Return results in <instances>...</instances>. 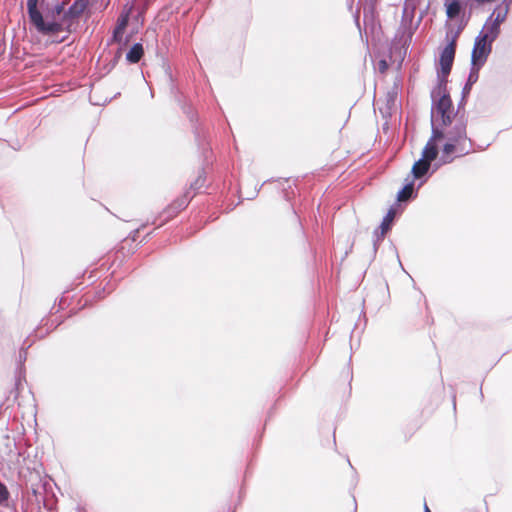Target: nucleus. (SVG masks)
Masks as SVG:
<instances>
[{
  "label": "nucleus",
  "instance_id": "17",
  "mask_svg": "<svg viewBox=\"0 0 512 512\" xmlns=\"http://www.w3.org/2000/svg\"><path fill=\"white\" fill-rule=\"evenodd\" d=\"M395 216H396V210L394 208H390L380 225L382 237H384L385 234L390 230Z\"/></svg>",
  "mask_w": 512,
  "mask_h": 512
},
{
  "label": "nucleus",
  "instance_id": "4",
  "mask_svg": "<svg viewBox=\"0 0 512 512\" xmlns=\"http://www.w3.org/2000/svg\"><path fill=\"white\" fill-rule=\"evenodd\" d=\"M192 197L193 196L189 195V192H185L182 196L178 197L171 204H169L162 212L164 219L160 222L159 226L176 217L183 209L188 206Z\"/></svg>",
  "mask_w": 512,
  "mask_h": 512
},
{
  "label": "nucleus",
  "instance_id": "10",
  "mask_svg": "<svg viewBox=\"0 0 512 512\" xmlns=\"http://www.w3.org/2000/svg\"><path fill=\"white\" fill-rule=\"evenodd\" d=\"M512 0H504V7L498 6L492 13L491 19L493 18V22L502 24L508 15L510 3Z\"/></svg>",
  "mask_w": 512,
  "mask_h": 512
},
{
  "label": "nucleus",
  "instance_id": "5",
  "mask_svg": "<svg viewBox=\"0 0 512 512\" xmlns=\"http://www.w3.org/2000/svg\"><path fill=\"white\" fill-rule=\"evenodd\" d=\"M132 8L133 7L129 4H126L123 7V9L117 19L116 26L113 31L112 42H114V43L122 42L124 32L129 23V18H130L131 12H132Z\"/></svg>",
  "mask_w": 512,
  "mask_h": 512
},
{
  "label": "nucleus",
  "instance_id": "16",
  "mask_svg": "<svg viewBox=\"0 0 512 512\" xmlns=\"http://www.w3.org/2000/svg\"><path fill=\"white\" fill-rule=\"evenodd\" d=\"M44 0H28L27 1V9L30 21L36 20L38 22L41 21V12L38 10L37 6L39 3H42Z\"/></svg>",
  "mask_w": 512,
  "mask_h": 512
},
{
  "label": "nucleus",
  "instance_id": "13",
  "mask_svg": "<svg viewBox=\"0 0 512 512\" xmlns=\"http://www.w3.org/2000/svg\"><path fill=\"white\" fill-rule=\"evenodd\" d=\"M144 55L142 44H134L126 55V59L130 63H138Z\"/></svg>",
  "mask_w": 512,
  "mask_h": 512
},
{
  "label": "nucleus",
  "instance_id": "20",
  "mask_svg": "<svg viewBox=\"0 0 512 512\" xmlns=\"http://www.w3.org/2000/svg\"><path fill=\"white\" fill-rule=\"evenodd\" d=\"M9 491L7 487L0 482V504L4 503L9 498Z\"/></svg>",
  "mask_w": 512,
  "mask_h": 512
},
{
  "label": "nucleus",
  "instance_id": "3",
  "mask_svg": "<svg viewBox=\"0 0 512 512\" xmlns=\"http://www.w3.org/2000/svg\"><path fill=\"white\" fill-rule=\"evenodd\" d=\"M492 43L491 40L480 34L476 37L471 55V63L477 70L485 64L492 51Z\"/></svg>",
  "mask_w": 512,
  "mask_h": 512
},
{
  "label": "nucleus",
  "instance_id": "22",
  "mask_svg": "<svg viewBox=\"0 0 512 512\" xmlns=\"http://www.w3.org/2000/svg\"><path fill=\"white\" fill-rule=\"evenodd\" d=\"M21 381L19 378H17L15 380V393H14V398L16 399L18 397V389H19V385H20Z\"/></svg>",
  "mask_w": 512,
  "mask_h": 512
},
{
  "label": "nucleus",
  "instance_id": "9",
  "mask_svg": "<svg viewBox=\"0 0 512 512\" xmlns=\"http://www.w3.org/2000/svg\"><path fill=\"white\" fill-rule=\"evenodd\" d=\"M453 153H458V156H463L468 153V151L465 149V146H461L448 138V142L444 145L442 150L443 161L445 163H450L453 160L451 157Z\"/></svg>",
  "mask_w": 512,
  "mask_h": 512
},
{
  "label": "nucleus",
  "instance_id": "24",
  "mask_svg": "<svg viewBox=\"0 0 512 512\" xmlns=\"http://www.w3.org/2000/svg\"><path fill=\"white\" fill-rule=\"evenodd\" d=\"M425 512H431L427 505H425Z\"/></svg>",
  "mask_w": 512,
  "mask_h": 512
},
{
  "label": "nucleus",
  "instance_id": "14",
  "mask_svg": "<svg viewBox=\"0 0 512 512\" xmlns=\"http://www.w3.org/2000/svg\"><path fill=\"white\" fill-rule=\"evenodd\" d=\"M430 161L422 157V159L416 161L412 167V173L416 178L424 176L430 168Z\"/></svg>",
  "mask_w": 512,
  "mask_h": 512
},
{
  "label": "nucleus",
  "instance_id": "11",
  "mask_svg": "<svg viewBox=\"0 0 512 512\" xmlns=\"http://www.w3.org/2000/svg\"><path fill=\"white\" fill-rule=\"evenodd\" d=\"M500 26L501 24L493 21L491 23H486L483 30L480 32V35L494 42L500 34Z\"/></svg>",
  "mask_w": 512,
  "mask_h": 512
},
{
  "label": "nucleus",
  "instance_id": "18",
  "mask_svg": "<svg viewBox=\"0 0 512 512\" xmlns=\"http://www.w3.org/2000/svg\"><path fill=\"white\" fill-rule=\"evenodd\" d=\"M205 181H206V178H205V175L204 173H200L196 179L190 184V188H189V195L190 196H194L195 193L201 189L202 187H204L205 185Z\"/></svg>",
  "mask_w": 512,
  "mask_h": 512
},
{
  "label": "nucleus",
  "instance_id": "1",
  "mask_svg": "<svg viewBox=\"0 0 512 512\" xmlns=\"http://www.w3.org/2000/svg\"><path fill=\"white\" fill-rule=\"evenodd\" d=\"M436 96L439 97L435 102L436 113L440 116L443 125H450L454 117V108L450 95L447 91L445 79H441L437 88L433 91L432 97Z\"/></svg>",
  "mask_w": 512,
  "mask_h": 512
},
{
  "label": "nucleus",
  "instance_id": "2",
  "mask_svg": "<svg viewBox=\"0 0 512 512\" xmlns=\"http://www.w3.org/2000/svg\"><path fill=\"white\" fill-rule=\"evenodd\" d=\"M65 3L62 2L61 4H57L53 11V21L51 22H45L43 17L41 16V21L38 22L36 20H33L31 23L36 27V29L45 35H51L54 33L62 32L64 30H70V28L67 25V22L63 20L61 17L62 12L64 10Z\"/></svg>",
  "mask_w": 512,
  "mask_h": 512
},
{
  "label": "nucleus",
  "instance_id": "19",
  "mask_svg": "<svg viewBox=\"0 0 512 512\" xmlns=\"http://www.w3.org/2000/svg\"><path fill=\"white\" fill-rule=\"evenodd\" d=\"M413 189H414L413 183H409V184L405 185L399 191V193L397 195V200L399 202H404V201H407L408 199H410V197L412 196V193H413Z\"/></svg>",
  "mask_w": 512,
  "mask_h": 512
},
{
  "label": "nucleus",
  "instance_id": "12",
  "mask_svg": "<svg viewBox=\"0 0 512 512\" xmlns=\"http://www.w3.org/2000/svg\"><path fill=\"white\" fill-rule=\"evenodd\" d=\"M451 141L456 142L457 144L464 146L466 142V126L464 124H458L454 127V132L450 133L449 136Z\"/></svg>",
  "mask_w": 512,
  "mask_h": 512
},
{
  "label": "nucleus",
  "instance_id": "6",
  "mask_svg": "<svg viewBox=\"0 0 512 512\" xmlns=\"http://www.w3.org/2000/svg\"><path fill=\"white\" fill-rule=\"evenodd\" d=\"M456 36L452 38L449 44L443 49L440 56L441 74L443 79L450 73L456 51Z\"/></svg>",
  "mask_w": 512,
  "mask_h": 512
},
{
  "label": "nucleus",
  "instance_id": "23",
  "mask_svg": "<svg viewBox=\"0 0 512 512\" xmlns=\"http://www.w3.org/2000/svg\"><path fill=\"white\" fill-rule=\"evenodd\" d=\"M379 67H380V70H381L382 72H383V71H385V70H386V68H387V63H386V61H385V60L380 61V62H379Z\"/></svg>",
  "mask_w": 512,
  "mask_h": 512
},
{
  "label": "nucleus",
  "instance_id": "15",
  "mask_svg": "<svg viewBox=\"0 0 512 512\" xmlns=\"http://www.w3.org/2000/svg\"><path fill=\"white\" fill-rule=\"evenodd\" d=\"M445 7L449 19L456 18L461 12V3L458 0H446Z\"/></svg>",
  "mask_w": 512,
  "mask_h": 512
},
{
  "label": "nucleus",
  "instance_id": "8",
  "mask_svg": "<svg viewBox=\"0 0 512 512\" xmlns=\"http://www.w3.org/2000/svg\"><path fill=\"white\" fill-rule=\"evenodd\" d=\"M87 8V1L86 0H76L69 8L65 11V9L62 12L61 17L65 22H67V25L69 28L74 24V22L84 13L85 9Z\"/></svg>",
  "mask_w": 512,
  "mask_h": 512
},
{
  "label": "nucleus",
  "instance_id": "7",
  "mask_svg": "<svg viewBox=\"0 0 512 512\" xmlns=\"http://www.w3.org/2000/svg\"><path fill=\"white\" fill-rule=\"evenodd\" d=\"M443 138L444 133L442 131L439 129H433L432 136L423 149L422 157L430 162L435 160L438 155V143L442 141Z\"/></svg>",
  "mask_w": 512,
  "mask_h": 512
},
{
  "label": "nucleus",
  "instance_id": "21",
  "mask_svg": "<svg viewBox=\"0 0 512 512\" xmlns=\"http://www.w3.org/2000/svg\"><path fill=\"white\" fill-rule=\"evenodd\" d=\"M478 71L479 70H477L474 66H472V71H471V73L469 75V78H468V82L469 83H473V82H475L477 80V78H478Z\"/></svg>",
  "mask_w": 512,
  "mask_h": 512
}]
</instances>
